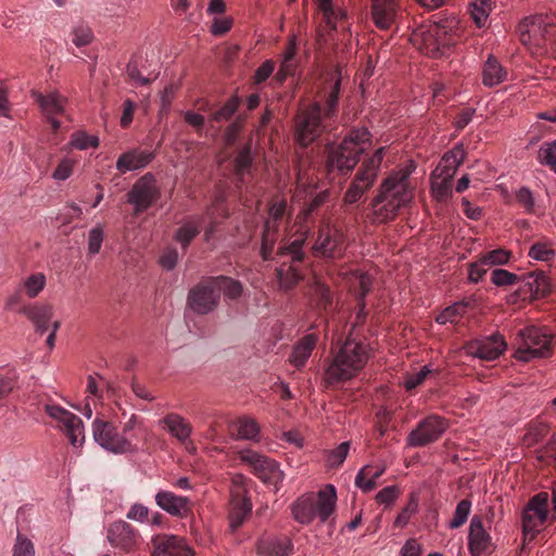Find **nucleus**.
<instances>
[{"instance_id":"obj_1","label":"nucleus","mask_w":556,"mask_h":556,"mask_svg":"<svg viewBox=\"0 0 556 556\" xmlns=\"http://www.w3.org/2000/svg\"><path fill=\"white\" fill-rule=\"evenodd\" d=\"M415 169L416 165L413 161H409L405 165L391 170L382 179L371 202L372 220L375 223L391 222L402 208L410 205L416 189L410 176Z\"/></svg>"},{"instance_id":"obj_2","label":"nucleus","mask_w":556,"mask_h":556,"mask_svg":"<svg viewBox=\"0 0 556 556\" xmlns=\"http://www.w3.org/2000/svg\"><path fill=\"white\" fill-rule=\"evenodd\" d=\"M368 357L369 350L365 343L346 339L326 369V381L331 384L355 377L365 367Z\"/></svg>"},{"instance_id":"obj_3","label":"nucleus","mask_w":556,"mask_h":556,"mask_svg":"<svg viewBox=\"0 0 556 556\" xmlns=\"http://www.w3.org/2000/svg\"><path fill=\"white\" fill-rule=\"evenodd\" d=\"M370 132L366 128H356L344 137L340 144L327 147V166L341 173L351 172L357 164L359 155L370 144Z\"/></svg>"},{"instance_id":"obj_4","label":"nucleus","mask_w":556,"mask_h":556,"mask_svg":"<svg viewBox=\"0 0 556 556\" xmlns=\"http://www.w3.org/2000/svg\"><path fill=\"white\" fill-rule=\"evenodd\" d=\"M521 43L533 55H544L553 49L556 37L554 18L547 15H532L518 25Z\"/></svg>"},{"instance_id":"obj_5","label":"nucleus","mask_w":556,"mask_h":556,"mask_svg":"<svg viewBox=\"0 0 556 556\" xmlns=\"http://www.w3.org/2000/svg\"><path fill=\"white\" fill-rule=\"evenodd\" d=\"M305 240L306 231L295 235L293 239L281 242L279 245V256L290 258L288 262L283 261L277 269L279 288L282 290L293 288L301 279L299 265L303 260V244Z\"/></svg>"},{"instance_id":"obj_6","label":"nucleus","mask_w":556,"mask_h":556,"mask_svg":"<svg viewBox=\"0 0 556 556\" xmlns=\"http://www.w3.org/2000/svg\"><path fill=\"white\" fill-rule=\"evenodd\" d=\"M552 334L541 328L531 326L518 332L515 358L530 362L551 354Z\"/></svg>"},{"instance_id":"obj_7","label":"nucleus","mask_w":556,"mask_h":556,"mask_svg":"<svg viewBox=\"0 0 556 556\" xmlns=\"http://www.w3.org/2000/svg\"><path fill=\"white\" fill-rule=\"evenodd\" d=\"M346 248L342 228L329 220H323L313 236L312 250L316 256L338 258Z\"/></svg>"},{"instance_id":"obj_8","label":"nucleus","mask_w":556,"mask_h":556,"mask_svg":"<svg viewBox=\"0 0 556 556\" xmlns=\"http://www.w3.org/2000/svg\"><path fill=\"white\" fill-rule=\"evenodd\" d=\"M384 150V147L377 149L369 159L364 161L344 194L345 204L356 203L371 188L378 176Z\"/></svg>"},{"instance_id":"obj_9","label":"nucleus","mask_w":556,"mask_h":556,"mask_svg":"<svg viewBox=\"0 0 556 556\" xmlns=\"http://www.w3.org/2000/svg\"><path fill=\"white\" fill-rule=\"evenodd\" d=\"M239 459L264 483L273 485L276 491L279 490L285 473L277 462L252 450L240 451Z\"/></svg>"},{"instance_id":"obj_10","label":"nucleus","mask_w":556,"mask_h":556,"mask_svg":"<svg viewBox=\"0 0 556 556\" xmlns=\"http://www.w3.org/2000/svg\"><path fill=\"white\" fill-rule=\"evenodd\" d=\"M92 435L94 441L104 450L114 454H126L135 451V445L129 437L118 432L116 426L103 419H94L92 422Z\"/></svg>"},{"instance_id":"obj_11","label":"nucleus","mask_w":556,"mask_h":556,"mask_svg":"<svg viewBox=\"0 0 556 556\" xmlns=\"http://www.w3.org/2000/svg\"><path fill=\"white\" fill-rule=\"evenodd\" d=\"M320 105L314 103L301 110L295 117L294 140L306 148L312 144L323 132Z\"/></svg>"},{"instance_id":"obj_12","label":"nucleus","mask_w":556,"mask_h":556,"mask_svg":"<svg viewBox=\"0 0 556 556\" xmlns=\"http://www.w3.org/2000/svg\"><path fill=\"white\" fill-rule=\"evenodd\" d=\"M46 414L55 422L68 439L74 448H79L85 442V427L81 419L70 410L54 404L45 406Z\"/></svg>"},{"instance_id":"obj_13","label":"nucleus","mask_w":556,"mask_h":556,"mask_svg":"<svg viewBox=\"0 0 556 556\" xmlns=\"http://www.w3.org/2000/svg\"><path fill=\"white\" fill-rule=\"evenodd\" d=\"M448 422L443 417L430 415L418 422L407 435V445L421 447L438 441L446 431Z\"/></svg>"},{"instance_id":"obj_14","label":"nucleus","mask_w":556,"mask_h":556,"mask_svg":"<svg viewBox=\"0 0 556 556\" xmlns=\"http://www.w3.org/2000/svg\"><path fill=\"white\" fill-rule=\"evenodd\" d=\"M244 480L245 478L242 475H235L232 477L229 508V526L232 531L237 530L245 521L252 510V504L247 497Z\"/></svg>"},{"instance_id":"obj_15","label":"nucleus","mask_w":556,"mask_h":556,"mask_svg":"<svg viewBox=\"0 0 556 556\" xmlns=\"http://www.w3.org/2000/svg\"><path fill=\"white\" fill-rule=\"evenodd\" d=\"M161 197L160 188L153 175L146 174L140 177L128 192V202L134 206L135 213L147 211Z\"/></svg>"},{"instance_id":"obj_16","label":"nucleus","mask_w":556,"mask_h":556,"mask_svg":"<svg viewBox=\"0 0 556 556\" xmlns=\"http://www.w3.org/2000/svg\"><path fill=\"white\" fill-rule=\"evenodd\" d=\"M548 494L541 492L533 496L522 514V528L526 536L533 538L543 526L548 514Z\"/></svg>"},{"instance_id":"obj_17","label":"nucleus","mask_w":556,"mask_h":556,"mask_svg":"<svg viewBox=\"0 0 556 556\" xmlns=\"http://www.w3.org/2000/svg\"><path fill=\"white\" fill-rule=\"evenodd\" d=\"M466 353L484 361H493L501 356L507 349L504 337L496 332L468 342Z\"/></svg>"},{"instance_id":"obj_18","label":"nucleus","mask_w":556,"mask_h":556,"mask_svg":"<svg viewBox=\"0 0 556 556\" xmlns=\"http://www.w3.org/2000/svg\"><path fill=\"white\" fill-rule=\"evenodd\" d=\"M219 294L215 289L213 278L206 279L195 286L188 295V304L198 314H207L218 304Z\"/></svg>"},{"instance_id":"obj_19","label":"nucleus","mask_w":556,"mask_h":556,"mask_svg":"<svg viewBox=\"0 0 556 556\" xmlns=\"http://www.w3.org/2000/svg\"><path fill=\"white\" fill-rule=\"evenodd\" d=\"M108 540L114 547L129 553L138 548L140 534L138 530L128 522L118 520L109 527Z\"/></svg>"},{"instance_id":"obj_20","label":"nucleus","mask_w":556,"mask_h":556,"mask_svg":"<svg viewBox=\"0 0 556 556\" xmlns=\"http://www.w3.org/2000/svg\"><path fill=\"white\" fill-rule=\"evenodd\" d=\"M431 27L435 41H438L440 55L444 53L445 49L456 45L462 37L460 22L455 16L431 23Z\"/></svg>"},{"instance_id":"obj_21","label":"nucleus","mask_w":556,"mask_h":556,"mask_svg":"<svg viewBox=\"0 0 556 556\" xmlns=\"http://www.w3.org/2000/svg\"><path fill=\"white\" fill-rule=\"evenodd\" d=\"M287 210V201L285 199H275L269 207V218L265 223L262 238V255L267 260L273 251L276 240L277 226L276 222L280 219Z\"/></svg>"},{"instance_id":"obj_22","label":"nucleus","mask_w":556,"mask_h":556,"mask_svg":"<svg viewBox=\"0 0 556 556\" xmlns=\"http://www.w3.org/2000/svg\"><path fill=\"white\" fill-rule=\"evenodd\" d=\"M401 12L399 0H372L371 20L375 26L381 30L390 29Z\"/></svg>"},{"instance_id":"obj_23","label":"nucleus","mask_w":556,"mask_h":556,"mask_svg":"<svg viewBox=\"0 0 556 556\" xmlns=\"http://www.w3.org/2000/svg\"><path fill=\"white\" fill-rule=\"evenodd\" d=\"M35 327L39 333L46 332L52 324L54 309L50 304L29 303L18 309Z\"/></svg>"},{"instance_id":"obj_24","label":"nucleus","mask_w":556,"mask_h":556,"mask_svg":"<svg viewBox=\"0 0 556 556\" xmlns=\"http://www.w3.org/2000/svg\"><path fill=\"white\" fill-rule=\"evenodd\" d=\"M468 547L472 556L489 553L492 548V538L479 516H473L470 520Z\"/></svg>"},{"instance_id":"obj_25","label":"nucleus","mask_w":556,"mask_h":556,"mask_svg":"<svg viewBox=\"0 0 556 556\" xmlns=\"http://www.w3.org/2000/svg\"><path fill=\"white\" fill-rule=\"evenodd\" d=\"M314 516L326 522L336 510L337 491L332 484H326L317 493H313Z\"/></svg>"},{"instance_id":"obj_26","label":"nucleus","mask_w":556,"mask_h":556,"mask_svg":"<svg viewBox=\"0 0 556 556\" xmlns=\"http://www.w3.org/2000/svg\"><path fill=\"white\" fill-rule=\"evenodd\" d=\"M410 43L425 55L437 58L440 55L438 41L432 33L431 24H424L413 30L409 37Z\"/></svg>"},{"instance_id":"obj_27","label":"nucleus","mask_w":556,"mask_h":556,"mask_svg":"<svg viewBox=\"0 0 556 556\" xmlns=\"http://www.w3.org/2000/svg\"><path fill=\"white\" fill-rule=\"evenodd\" d=\"M261 556H290L293 553V543L288 536H264L256 546Z\"/></svg>"},{"instance_id":"obj_28","label":"nucleus","mask_w":556,"mask_h":556,"mask_svg":"<svg viewBox=\"0 0 556 556\" xmlns=\"http://www.w3.org/2000/svg\"><path fill=\"white\" fill-rule=\"evenodd\" d=\"M31 97L38 103L41 112L47 116L63 115L67 103V98L62 96L59 91L53 90L46 94L33 91Z\"/></svg>"},{"instance_id":"obj_29","label":"nucleus","mask_w":556,"mask_h":556,"mask_svg":"<svg viewBox=\"0 0 556 556\" xmlns=\"http://www.w3.org/2000/svg\"><path fill=\"white\" fill-rule=\"evenodd\" d=\"M465 159V150L462 146H456L446 152L438 166L432 172L433 176L453 180L458 167Z\"/></svg>"},{"instance_id":"obj_30","label":"nucleus","mask_w":556,"mask_h":556,"mask_svg":"<svg viewBox=\"0 0 556 556\" xmlns=\"http://www.w3.org/2000/svg\"><path fill=\"white\" fill-rule=\"evenodd\" d=\"M157 506L172 516H184L189 511V498L169 491H160L155 495Z\"/></svg>"},{"instance_id":"obj_31","label":"nucleus","mask_w":556,"mask_h":556,"mask_svg":"<svg viewBox=\"0 0 556 556\" xmlns=\"http://www.w3.org/2000/svg\"><path fill=\"white\" fill-rule=\"evenodd\" d=\"M154 157V154L147 150H131L122 154L117 162L116 168L121 173L140 169L147 166Z\"/></svg>"},{"instance_id":"obj_32","label":"nucleus","mask_w":556,"mask_h":556,"mask_svg":"<svg viewBox=\"0 0 556 556\" xmlns=\"http://www.w3.org/2000/svg\"><path fill=\"white\" fill-rule=\"evenodd\" d=\"M161 424L168 433L179 442L186 443L192 433L191 424L181 415L176 413L167 414Z\"/></svg>"},{"instance_id":"obj_33","label":"nucleus","mask_w":556,"mask_h":556,"mask_svg":"<svg viewBox=\"0 0 556 556\" xmlns=\"http://www.w3.org/2000/svg\"><path fill=\"white\" fill-rule=\"evenodd\" d=\"M154 546L160 554L193 556L192 551L184 545V540L176 535H157L154 539Z\"/></svg>"},{"instance_id":"obj_34","label":"nucleus","mask_w":556,"mask_h":556,"mask_svg":"<svg viewBox=\"0 0 556 556\" xmlns=\"http://www.w3.org/2000/svg\"><path fill=\"white\" fill-rule=\"evenodd\" d=\"M47 275L42 271H31L25 275L18 285V291L29 299H36L47 287Z\"/></svg>"},{"instance_id":"obj_35","label":"nucleus","mask_w":556,"mask_h":556,"mask_svg":"<svg viewBox=\"0 0 556 556\" xmlns=\"http://www.w3.org/2000/svg\"><path fill=\"white\" fill-rule=\"evenodd\" d=\"M230 431L237 439L260 441V425L254 418L243 416L235 420L230 426Z\"/></svg>"},{"instance_id":"obj_36","label":"nucleus","mask_w":556,"mask_h":556,"mask_svg":"<svg viewBox=\"0 0 556 556\" xmlns=\"http://www.w3.org/2000/svg\"><path fill=\"white\" fill-rule=\"evenodd\" d=\"M317 336L309 333L302 338L293 348L290 363L298 369L304 367L317 343Z\"/></svg>"},{"instance_id":"obj_37","label":"nucleus","mask_w":556,"mask_h":556,"mask_svg":"<svg viewBox=\"0 0 556 556\" xmlns=\"http://www.w3.org/2000/svg\"><path fill=\"white\" fill-rule=\"evenodd\" d=\"M313 508V492L306 493L292 504L293 518L302 525H309L315 519Z\"/></svg>"},{"instance_id":"obj_38","label":"nucleus","mask_w":556,"mask_h":556,"mask_svg":"<svg viewBox=\"0 0 556 556\" xmlns=\"http://www.w3.org/2000/svg\"><path fill=\"white\" fill-rule=\"evenodd\" d=\"M548 433L549 426L541 419H534L527 426L521 442L525 446L531 447L542 442Z\"/></svg>"},{"instance_id":"obj_39","label":"nucleus","mask_w":556,"mask_h":556,"mask_svg":"<svg viewBox=\"0 0 556 556\" xmlns=\"http://www.w3.org/2000/svg\"><path fill=\"white\" fill-rule=\"evenodd\" d=\"M507 73L498 61L490 56L483 66L482 83L488 87L500 85L506 79Z\"/></svg>"},{"instance_id":"obj_40","label":"nucleus","mask_w":556,"mask_h":556,"mask_svg":"<svg viewBox=\"0 0 556 556\" xmlns=\"http://www.w3.org/2000/svg\"><path fill=\"white\" fill-rule=\"evenodd\" d=\"M318 9L327 25L336 28L337 23L346 16V13L338 4V0H317Z\"/></svg>"},{"instance_id":"obj_41","label":"nucleus","mask_w":556,"mask_h":556,"mask_svg":"<svg viewBox=\"0 0 556 556\" xmlns=\"http://www.w3.org/2000/svg\"><path fill=\"white\" fill-rule=\"evenodd\" d=\"M315 188L316 182L313 178V175L308 174L302 168V165H300L298 170L294 200L298 202L305 200L307 195L313 194Z\"/></svg>"},{"instance_id":"obj_42","label":"nucleus","mask_w":556,"mask_h":556,"mask_svg":"<svg viewBox=\"0 0 556 556\" xmlns=\"http://www.w3.org/2000/svg\"><path fill=\"white\" fill-rule=\"evenodd\" d=\"M528 292H530L533 299H541L549 293L551 285L548 277L543 274H531L526 283Z\"/></svg>"},{"instance_id":"obj_43","label":"nucleus","mask_w":556,"mask_h":556,"mask_svg":"<svg viewBox=\"0 0 556 556\" xmlns=\"http://www.w3.org/2000/svg\"><path fill=\"white\" fill-rule=\"evenodd\" d=\"M213 283H215V289L218 290V294L224 293L228 299H237L242 293V285L230 277H214Z\"/></svg>"},{"instance_id":"obj_44","label":"nucleus","mask_w":556,"mask_h":556,"mask_svg":"<svg viewBox=\"0 0 556 556\" xmlns=\"http://www.w3.org/2000/svg\"><path fill=\"white\" fill-rule=\"evenodd\" d=\"M201 220L198 218L187 220L176 231L175 240L187 248L192 239L200 232Z\"/></svg>"},{"instance_id":"obj_45","label":"nucleus","mask_w":556,"mask_h":556,"mask_svg":"<svg viewBox=\"0 0 556 556\" xmlns=\"http://www.w3.org/2000/svg\"><path fill=\"white\" fill-rule=\"evenodd\" d=\"M253 156L251 152V144H245L235 157V170L239 180L243 181L244 176L250 174L252 167Z\"/></svg>"},{"instance_id":"obj_46","label":"nucleus","mask_w":556,"mask_h":556,"mask_svg":"<svg viewBox=\"0 0 556 556\" xmlns=\"http://www.w3.org/2000/svg\"><path fill=\"white\" fill-rule=\"evenodd\" d=\"M470 15L478 27H483L492 11V0H472Z\"/></svg>"},{"instance_id":"obj_47","label":"nucleus","mask_w":556,"mask_h":556,"mask_svg":"<svg viewBox=\"0 0 556 556\" xmlns=\"http://www.w3.org/2000/svg\"><path fill=\"white\" fill-rule=\"evenodd\" d=\"M68 146L75 150H87L99 147V138L87 134L85 130H77L72 134Z\"/></svg>"},{"instance_id":"obj_48","label":"nucleus","mask_w":556,"mask_h":556,"mask_svg":"<svg viewBox=\"0 0 556 556\" xmlns=\"http://www.w3.org/2000/svg\"><path fill=\"white\" fill-rule=\"evenodd\" d=\"M431 195L439 202H445L452 195V180L431 174Z\"/></svg>"},{"instance_id":"obj_49","label":"nucleus","mask_w":556,"mask_h":556,"mask_svg":"<svg viewBox=\"0 0 556 556\" xmlns=\"http://www.w3.org/2000/svg\"><path fill=\"white\" fill-rule=\"evenodd\" d=\"M467 304L457 302L442 311L435 318L437 323L441 325L456 324L465 314Z\"/></svg>"},{"instance_id":"obj_50","label":"nucleus","mask_w":556,"mask_h":556,"mask_svg":"<svg viewBox=\"0 0 556 556\" xmlns=\"http://www.w3.org/2000/svg\"><path fill=\"white\" fill-rule=\"evenodd\" d=\"M351 283L354 288H359V300L358 304L361 305V308L364 309L365 302L364 298L369 292L372 283V277L367 274L359 270H356L351 278Z\"/></svg>"},{"instance_id":"obj_51","label":"nucleus","mask_w":556,"mask_h":556,"mask_svg":"<svg viewBox=\"0 0 556 556\" xmlns=\"http://www.w3.org/2000/svg\"><path fill=\"white\" fill-rule=\"evenodd\" d=\"M538 160L556 173V140L545 142L540 147Z\"/></svg>"},{"instance_id":"obj_52","label":"nucleus","mask_w":556,"mask_h":556,"mask_svg":"<svg viewBox=\"0 0 556 556\" xmlns=\"http://www.w3.org/2000/svg\"><path fill=\"white\" fill-rule=\"evenodd\" d=\"M471 511V502L469 500H462L454 511V516L448 523L451 529H457L462 527L468 519Z\"/></svg>"},{"instance_id":"obj_53","label":"nucleus","mask_w":556,"mask_h":556,"mask_svg":"<svg viewBox=\"0 0 556 556\" xmlns=\"http://www.w3.org/2000/svg\"><path fill=\"white\" fill-rule=\"evenodd\" d=\"M511 256L510 251L500 248L492 251H488L484 254L481 255L483 258V262L486 263V265L491 267L498 266V265H505L509 262Z\"/></svg>"},{"instance_id":"obj_54","label":"nucleus","mask_w":556,"mask_h":556,"mask_svg":"<svg viewBox=\"0 0 556 556\" xmlns=\"http://www.w3.org/2000/svg\"><path fill=\"white\" fill-rule=\"evenodd\" d=\"M418 510V498L412 495L406 506L396 516L394 520V527L404 528L410 520L412 516Z\"/></svg>"},{"instance_id":"obj_55","label":"nucleus","mask_w":556,"mask_h":556,"mask_svg":"<svg viewBox=\"0 0 556 556\" xmlns=\"http://www.w3.org/2000/svg\"><path fill=\"white\" fill-rule=\"evenodd\" d=\"M93 39V34L88 25L79 24L72 30V42L80 48L88 46Z\"/></svg>"},{"instance_id":"obj_56","label":"nucleus","mask_w":556,"mask_h":556,"mask_svg":"<svg viewBox=\"0 0 556 556\" xmlns=\"http://www.w3.org/2000/svg\"><path fill=\"white\" fill-rule=\"evenodd\" d=\"M349 450H350V443L342 442L339 446L329 451L327 453V459H326L328 466L339 467L340 465H342L348 456Z\"/></svg>"},{"instance_id":"obj_57","label":"nucleus","mask_w":556,"mask_h":556,"mask_svg":"<svg viewBox=\"0 0 556 556\" xmlns=\"http://www.w3.org/2000/svg\"><path fill=\"white\" fill-rule=\"evenodd\" d=\"M13 556H35L34 543L20 532L13 546Z\"/></svg>"},{"instance_id":"obj_58","label":"nucleus","mask_w":556,"mask_h":556,"mask_svg":"<svg viewBox=\"0 0 556 556\" xmlns=\"http://www.w3.org/2000/svg\"><path fill=\"white\" fill-rule=\"evenodd\" d=\"M528 254L533 260L548 262L554 257L555 252L547 243L536 242L531 245Z\"/></svg>"},{"instance_id":"obj_59","label":"nucleus","mask_w":556,"mask_h":556,"mask_svg":"<svg viewBox=\"0 0 556 556\" xmlns=\"http://www.w3.org/2000/svg\"><path fill=\"white\" fill-rule=\"evenodd\" d=\"M313 296L319 307L326 308L331 303V294L329 288L319 280H315L313 286Z\"/></svg>"},{"instance_id":"obj_60","label":"nucleus","mask_w":556,"mask_h":556,"mask_svg":"<svg viewBox=\"0 0 556 556\" xmlns=\"http://www.w3.org/2000/svg\"><path fill=\"white\" fill-rule=\"evenodd\" d=\"M491 281L497 287L513 286L518 281V276L506 269H494L491 274Z\"/></svg>"},{"instance_id":"obj_61","label":"nucleus","mask_w":556,"mask_h":556,"mask_svg":"<svg viewBox=\"0 0 556 556\" xmlns=\"http://www.w3.org/2000/svg\"><path fill=\"white\" fill-rule=\"evenodd\" d=\"M104 232L102 226L98 225L93 227L88 235V252L91 255H96L100 252Z\"/></svg>"},{"instance_id":"obj_62","label":"nucleus","mask_w":556,"mask_h":556,"mask_svg":"<svg viewBox=\"0 0 556 556\" xmlns=\"http://www.w3.org/2000/svg\"><path fill=\"white\" fill-rule=\"evenodd\" d=\"M490 266L483 262V258L480 256L478 261L469 264L468 267V279L471 282H479L483 276L488 273Z\"/></svg>"},{"instance_id":"obj_63","label":"nucleus","mask_w":556,"mask_h":556,"mask_svg":"<svg viewBox=\"0 0 556 556\" xmlns=\"http://www.w3.org/2000/svg\"><path fill=\"white\" fill-rule=\"evenodd\" d=\"M238 105H239L238 98H235V97L230 98L219 110L214 112L213 119L216 122L229 119L237 111Z\"/></svg>"},{"instance_id":"obj_64","label":"nucleus","mask_w":556,"mask_h":556,"mask_svg":"<svg viewBox=\"0 0 556 556\" xmlns=\"http://www.w3.org/2000/svg\"><path fill=\"white\" fill-rule=\"evenodd\" d=\"M75 162L70 159H63L52 173V178L58 181H64L73 174Z\"/></svg>"}]
</instances>
